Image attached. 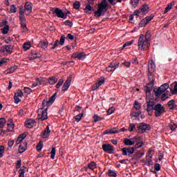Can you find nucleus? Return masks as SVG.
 Masks as SVG:
<instances>
[{
	"label": "nucleus",
	"mask_w": 177,
	"mask_h": 177,
	"mask_svg": "<svg viewBox=\"0 0 177 177\" xmlns=\"http://www.w3.org/2000/svg\"><path fill=\"white\" fill-rule=\"evenodd\" d=\"M94 122H99V121H102L103 118H100L98 115H94Z\"/></svg>",
	"instance_id": "obj_48"
},
{
	"label": "nucleus",
	"mask_w": 177,
	"mask_h": 177,
	"mask_svg": "<svg viewBox=\"0 0 177 177\" xmlns=\"http://www.w3.org/2000/svg\"><path fill=\"white\" fill-rule=\"evenodd\" d=\"M107 10V3L102 2L98 4V9L95 12L94 16L95 17H100L102 16V13L106 12Z\"/></svg>",
	"instance_id": "obj_2"
},
{
	"label": "nucleus",
	"mask_w": 177,
	"mask_h": 177,
	"mask_svg": "<svg viewBox=\"0 0 177 177\" xmlns=\"http://www.w3.org/2000/svg\"><path fill=\"white\" fill-rule=\"evenodd\" d=\"M145 145V143H143V142H138L137 144H136V149H139L140 147H142V146H143Z\"/></svg>",
	"instance_id": "obj_61"
},
{
	"label": "nucleus",
	"mask_w": 177,
	"mask_h": 177,
	"mask_svg": "<svg viewBox=\"0 0 177 177\" xmlns=\"http://www.w3.org/2000/svg\"><path fill=\"white\" fill-rule=\"evenodd\" d=\"M147 24H149L146 19H144L140 22V27H145Z\"/></svg>",
	"instance_id": "obj_56"
},
{
	"label": "nucleus",
	"mask_w": 177,
	"mask_h": 177,
	"mask_svg": "<svg viewBox=\"0 0 177 177\" xmlns=\"http://www.w3.org/2000/svg\"><path fill=\"white\" fill-rule=\"evenodd\" d=\"M10 10L12 13H16L17 8H16L15 5H11Z\"/></svg>",
	"instance_id": "obj_55"
},
{
	"label": "nucleus",
	"mask_w": 177,
	"mask_h": 177,
	"mask_svg": "<svg viewBox=\"0 0 177 177\" xmlns=\"http://www.w3.org/2000/svg\"><path fill=\"white\" fill-rule=\"evenodd\" d=\"M38 119L41 120V121H45V120H48V107L45 109L44 107H41L38 109Z\"/></svg>",
	"instance_id": "obj_3"
},
{
	"label": "nucleus",
	"mask_w": 177,
	"mask_h": 177,
	"mask_svg": "<svg viewBox=\"0 0 177 177\" xmlns=\"http://www.w3.org/2000/svg\"><path fill=\"white\" fill-rule=\"evenodd\" d=\"M135 128H136V125L133 124H130L129 127V131H130V132L133 131V129H135Z\"/></svg>",
	"instance_id": "obj_60"
},
{
	"label": "nucleus",
	"mask_w": 177,
	"mask_h": 177,
	"mask_svg": "<svg viewBox=\"0 0 177 177\" xmlns=\"http://www.w3.org/2000/svg\"><path fill=\"white\" fill-rule=\"evenodd\" d=\"M153 92L157 97H160V96H161V93H162V91L160 90V88H155L153 90Z\"/></svg>",
	"instance_id": "obj_33"
},
{
	"label": "nucleus",
	"mask_w": 177,
	"mask_h": 177,
	"mask_svg": "<svg viewBox=\"0 0 177 177\" xmlns=\"http://www.w3.org/2000/svg\"><path fill=\"white\" fill-rule=\"evenodd\" d=\"M156 117H160L162 114L165 113V108L161 104H157L154 106Z\"/></svg>",
	"instance_id": "obj_6"
},
{
	"label": "nucleus",
	"mask_w": 177,
	"mask_h": 177,
	"mask_svg": "<svg viewBox=\"0 0 177 177\" xmlns=\"http://www.w3.org/2000/svg\"><path fill=\"white\" fill-rule=\"evenodd\" d=\"M0 52L1 53H9V55L13 53V46L5 45L1 47Z\"/></svg>",
	"instance_id": "obj_9"
},
{
	"label": "nucleus",
	"mask_w": 177,
	"mask_h": 177,
	"mask_svg": "<svg viewBox=\"0 0 177 177\" xmlns=\"http://www.w3.org/2000/svg\"><path fill=\"white\" fill-rule=\"evenodd\" d=\"M38 45L40 48H42V49H46V48H48V41H41Z\"/></svg>",
	"instance_id": "obj_29"
},
{
	"label": "nucleus",
	"mask_w": 177,
	"mask_h": 177,
	"mask_svg": "<svg viewBox=\"0 0 177 177\" xmlns=\"http://www.w3.org/2000/svg\"><path fill=\"white\" fill-rule=\"evenodd\" d=\"M171 92L172 95H176L177 94V84L174 86V89H171Z\"/></svg>",
	"instance_id": "obj_63"
},
{
	"label": "nucleus",
	"mask_w": 177,
	"mask_h": 177,
	"mask_svg": "<svg viewBox=\"0 0 177 177\" xmlns=\"http://www.w3.org/2000/svg\"><path fill=\"white\" fill-rule=\"evenodd\" d=\"M102 149L104 150V151H106V153H109L110 154H111V153L114 151V147H113V145H111L104 144L102 145Z\"/></svg>",
	"instance_id": "obj_11"
},
{
	"label": "nucleus",
	"mask_w": 177,
	"mask_h": 177,
	"mask_svg": "<svg viewBox=\"0 0 177 177\" xmlns=\"http://www.w3.org/2000/svg\"><path fill=\"white\" fill-rule=\"evenodd\" d=\"M66 39V36H64V35H62L61 36V38L59 39V45H61V46H63V45H64V41Z\"/></svg>",
	"instance_id": "obj_49"
},
{
	"label": "nucleus",
	"mask_w": 177,
	"mask_h": 177,
	"mask_svg": "<svg viewBox=\"0 0 177 177\" xmlns=\"http://www.w3.org/2000/svg\"><path fill=\"white\" fill-rule=\"evenodd\" d=\"M53 15H55L57 17H60L61 19H66V16H64V12L63 10L59 8H53Z\"/></svg>",
	"instance_id": "obj_10"
},
{
	"label": "nucleus",
	"mask_w": 177,
	"mask_h": 177,
	"mask_svg": "<svg viewBox=\"0 0 177 177\" xmlns=\"http://www.w3.org/2000/svg\"><path fill=\"white\" fill-rule=\"evenodd\" d=\"M70 85H71V76H69V77L64 82L62 86V91H67V89L70 88Z\"/></svg>",
	"instance_id": "obj_15"
},
{
	"label": "nucleus",
	"mask_w": 177,
	"mask_h": 177,
	"mask_svg": "<svg viewBox=\"0 0 177 177\" xmlns=\"http://www.w3.org/2000/svg\"><path fill=\"white\" fill-rule=\"evenodd\" d=\"M167 104L169 106V109H170L171 110H174L175 109V100H171L169 101Z\"/></svg>",
	"instance_id": "obj_31"
},
{
	"label": "nucleus",
	"mask_w": 177,
	"mask_h": 177,
	"mask_svg": "<svg viewBox=\"0 0 177 177\" xmlns=\"http://www.w3.org/2000/svg\"><path fill=\"white\" fill-rule=\"evenodd\" d=\"M154 71H156V64L150 61L148 64V73H154Z\"/></svg>",
	"instance_id": "obj_17"
},
{
	"label": "nucleus",
	"mask_w": 177,
	"mask_h": 177,
	"mask_svg": "<svg viewBox=\"0 0 177 177\" xmlns=\"http://www.w3.org/2000/svg\"><path fill=\"white\" fill-rule=\"evenodd\" d=\"M91 10H92V7L91 6V5H87L85 8H84V12L85 13H89V12H91Z\"/></svg>",
	"instance_id": "obj_53"
},
{
	"label": "nucleus",
	"mask_w": 177,
	"mask_h": 177,
	"mask_svg": "<svg viewBox=\"0 0 177 177\" xmlns=\"http://www.w3.org/2000/svg\"><path fill=\"white\" fill-rule=\"evenodd\" d=\"M156 106V102L153 100L147 98V111L149 115H153V111Z\"/></svg>",
	"instance_id": "obj_4"
},
{
	"label": "nucleus",
	"mask_w": 177,
	"mask_h": 177,
	"mask_svg": "<svg viewBox=\"0 0 177 177\" xmlns=\"http://www.w3.org/2000/svg\"><path fill=\"white\" fill-rule=\"evenodd\" d=\"M147 156L146 157L147 161H148V165H153V162L151 161V158H153V155H151V151H149L147 152Z\"/></svg>",
	"instance_id": "obj_24"
},
{
	"label": "nucleus",
	"mask_w": 177,
	"mask_h": 177,
	"mask_svg": "<svg viewBox=\"0 0 177 177\" xmlns=\"http://www.w3.org/2000/svg\"><path fill=\"white\" fill-rule=\"evenodd\" d=\"M63 82H64V80L60 79L58 81L57 84L55 85V87L57 88H60V86H62V85H63Z\"/></svg>",
	"instance_id": "obj_51"
},
{
	"label": "nucleus",
	"mask_w": 177,
	"mask_h": 177,
	"mask_svg": "<svg viewBox=\"0 0 177 177\" xmlns=\"http://www.w3.org/2000/svg\"><path fill=\"white\" fill-rule=\"evenodd\" d=\"M12 120H10V124H8V131H9L10 132H12V131H13L14 129V125L13 124H12Z\"/></svg>",
	"instance_id": "obj_37"
},
{
	"label": "nucleus",
	"mask_w": 177,
	"mask_h": 177,
	"mask_svg": "<svg viewBox=\"0 0 177 177\" xmlns=\"http://www.w3.org/2000/svg\"><path fill=\"white\" fill-rule=\"evenodd\" d=\"M26 149H27V144L20 145L18 149L19 153H24L26 151Z\"/></svg>",
	"instance_id": "obj_26"
},
{
	"label": "nucleus",
	"mask_w": 177,
	"mask_h": 177,
	"mask_svg": "<svg viewBox=\"0 0 177 177\" xmlns=\"http://www.w3.org/2000/svg\"><path fill=\"white\" fill-rule=\"evenodd\" d=\"M25 12L27 15L32 12V3L28 1L25 3Z\"/></svg>",
	"instance_id": "obj_14"
},
{
	"label": "nucleus",
	"mask_w": 177,
	"mask_h": 177,
	"mask_svg": "<svg viewBox=\"0 0 177 177\" xmlns=\"http://www.w3.org/2000/svg\"><path fill=\"white\" fill-rule=\"evenodd\" d=\"M30 48H31V43L27 42V43L24 44V50H28V49H30Z\"/></svg>",
	"instance_id": "obj_44"
},
{
	"label": "nucleus",
	"mask_w": 177,
	"mask_h": 177,
	"mask_svg": "<svg viewBox=\"0 0 177 177\" xmlns=\"http://www.w3.org/2000/svg\"><path fill=\"white\" fill-rule=\"evenodd\" d=\"M169 96V91H167L166 93L162 94L161 100H167L168 99V97Z\"/></svg>",
	"instance_id": "obj_34"
},
{
	"label": "nucleus",
	"mask_w": 177,
	"mask_h": 177,
	"mask_svg": "<svg viewBox=\"0 0 177 177\" xmlns=\"http://www.w3.org/2000/svg\"><path fill=\"white\" fill-rule=\"evenodd\" d=\"M151 91H153V86L147 84L145 88V92L146 95H147V93H150Z\"/></svg>",
	"instance_id": "obj_30"
},
{
	"label": "nucleus",
	"mask_w": 177,
	"mask_h": 177,
	"mask_svg": "<svg viewBox=\"0 0 177 177\" xmlns=\"http://www.w3.org/2000/svg\"><path fill=\"white\" fill-rule=\"evenodd\" d=\"M137 128L138 129V133H145L147 131H150V129H151L150 124L143 122L138 124Z\"/></svg>",
	"instance_id": "obj_5"
},
{
	"label": "nucleus",
	"mask_w": 177,
	"mask_h": 177,
	"mask_svg": "<svg viewBox=\"0 0 177 177\" xmlns=\"http://www.w3.org/2000/svg\"><path fill=\"white\" fill-rule=\"evenodd\" d=\"M4 27L2 29L3 34H8L9 32V26L8 24V21L5 20L3 21Z\"/></svg>",
	"instance_id": "obj_23"
},
{
	"label": "nucleus",
	"mask_w": 177,
	"mask_h": 177,
	"mask_svg": "<svg viewBox=\"0 0 177 177\" xmlns=\"http://www.w3.org/2000/svg\"><path fill=\"white\" fill-rule=\"evenodd\" d=\"M43 146H44V143L42 142V141H40L36 146L37 151H41V150H42Z\"/></svg>",
	"instance_id": "obj_36"
},
{
	"label": "nucleus",
	"mask_w": 177,
	"mask_h": 177,
	"mask_svg": "<svg viewBox=\"0 0 177 177\" xmlns=\"http://www.w3.org/2000/svg\"><path fill=\"white\" fill-rule=\"evenodd\" d=\"M104 84V78L101 77L91 88L92 91H96Z\"/></svg>",
	"instance_id": "obj_12"
},
{
	"label": "nucleus",
	"mask_w": 177,
	"mask_h": 177,
	"mask_svg": "<svg viewBox=\"0 0 177 177\" xmlns=\"http://www.w3.org/2000/svg\"><path fill=\"white\" fill-rule=\"evenodd\" d=\"M21 27L23 29L24 32L28 31V29L27 28V25L26 24L25 22H21Z\"/></svg>",
	"instance_id": "obj_41"
},
{
	"label": "nucleus",
	"mask_w": 177,
	"mask_h": 177,
	"mask_svg": "<svg viewBox=\"0 0 177 177\" xmlns=\"http://www.w3.org/2000/svg\"><path fill=\"white\" fill-rule=\"evenodd\" d=\"M131 5L133 8H136L139 5V0H131Z\"/></svg>",
	"instance_id": "obj_54"
},
{
	"label": "nucleus",
	"mask_w": 177,
	"mask_h": 177,
	"mask_svg": "<svg viewBox=\"0 0 177 177\" xmlns=\"http://www.w3.org/2000/svg\"><path fill=\"white\" fill-rule=\"evenodd\" d=\"M169 128H170V129H171L172 131H175V129H176V128H177V125L175 124H170V125H169Z\"/></svg>",
	"instance_id": "obj_64"
},
{
	"label": "nucleus",
	"mask_w": 177,
	"mask_h": 177,
	"mask_svg": "<svg viewBox=\"0 0 177 177\" xmlns=\"http://www.w3.org/2000/svg\"><path fill=\"white\" fill-rule=\"evenodd\" d=\"M120 66V63L117 62H113L110 64V65L109 66V67H110L111 68H113V70H115L116 68H118V67Z\"/></svg>",
	"instance_id": "obj_28"
},
{
	"label": "nucleus",
	"mask_w": 177,
	"mask_h": 177,
	"mask_svg": "<svg viewBox=\"0 0 177 177\" xmlns=\"http://www.w3.org/2000/svg\"><path fill=\"white\" fill-rule=\"evenodd\" d=\"M24 93L21 90H18L17 93H15V96H17L18 97H23Z\"/></svg>",
	"instance_id": "obj_52"
},
{
	"label": "nucleus",
	"mask_w": 177,
	"mask_h": 177,
	"mask_svg": "<svg viewBox=\"0 0 177 177\" xmlns=\"http://www.w3.org/2000/svg\"><path fill=\"white\" fill-rule=\"evenodd\" d=\"M133 44V40H131V41H127L122 47L121 50L124 49V48H127V46H131Z\"/></svg>",
	"instance_id": "obj_38"
},
{
	"label": "nucleus",
	"mask_w": 177,
	"mask_h": 177,
	"mask_svg": "<svg viewBox=\"0 0 177 177\" xmlns=\"http://www.w3.org/2000/svg\"><path fill=\"white\" fill-rule=\"evenodd\" d=\"M24 93L30 94V93L32 92V90H31V88H30L29 87H24Z\"/></svg>",
	"instance_id": "obj_59"
},
{
	"label": "nucleus",
	"mask_w": 177,
	"mask_h": 177,
	"mask_svg": "<svg viewBox=\"0 0 177 177\" xmlns=\"http://www.w3.org/2000/svg\"><path fill=\"white\" fill-rule=\"evenodd\" d=\"M159 89L161 91L162 93H164V92L167 93L168 92V91L167 90L169 89V84L168 83H165L160 86L159 87Z\"/></svg>",
	"instance_id": "obj_22"
},
{
	"label": "nucleus",
	"mask_w": 177,
	"mask_h": 177,
	"mask_svg": "<svg viewBox=\"0 0 177 177\" xmlns=\"http://www.w3.org/2000/svg\"><path fill=\"white\" fill-rule=\"evenodd\" d=\"M108 175L110 177H117V174L115 172H114V171L109 169L108 171Z\"/></svg>",
	"instance_id": "obj_43"
},
{
	"label": "nucleus",
	"mask_w": 177,
	"mask_h": 177,
	"mask_svg": "<svg viewBox=\"0 0 177 177\" xmlns=\"http://www.w3.org/2000/svg\"><path fill=\"white\" fill-rule=\"evenodd\" d=\"M133 153H135V147H124L122 149V156H129L130 157Z\"/></svg>",
	"instance_id": "obj_8"
},
{
	"label": "nucleus",
	"mask_w": 177,
	"mask_h": 177,
	"mask_svg": "<svg viewBox=\"0 0 177 177\" xmlns=\"http://www.w3.org/2000/svg\"><path fill=\"white\" fill-rule=\"evenodd\" d=\"M153 72H148V78L149 80V83H148V85H151L152 86H154V81H156V78L154 77V75H153Z\"/></svg>",
	"instance_id": "obj_18"
},
{
	"label": "nucleus",
	"mask_w": 177,
	"mask_h": 177,
	"mask_svg": "<svg viewBox=\"0 0 177 177\" xmlns=\"http://www.w3.org/2000/svg\"><path fill=\"white\" fill-rule=\"evenodd\" d=\"M3 153H5V147L3 145L0 146V158L3 157Z\"/></svg>",
	"instance_id": "obj_47"
},
{
	"label": "nucleus",
	"mask_w": 177,
	"mask_h": 177,
	"mask_svg": "<svg viewBox=\"0 0 177 177\" xmlns=\"http://www.w3.org/2000/svg\"><path fill=\"white\" fill-rule=\"evenodd\" d=\"M5 124H6V119L4 118H0V128L5 127Z\"/></svg>",
	"instance_id": "obj_39"
},
{
	"label": "nucleus",
	"mask_w": 177,
	"mask_h": 177,
	"mask_svg": "<svg viewBox=\"0 0 177 177\" xmlns=\"http://www.w3.org/2000/svg\"><path fill=\"white\" fill-rule=\"evenodd\" d=\"M88 168L93 171V169L96 168V163L95 162H91L90 164L88 165Z\"/></svg>",
	"instance_id": "obj_35"
},
{
	"label": "nucleus",
	"mask_w": 177,
	"mask_h": 177,
	"mask_svg": "<svg viewBox=\"0 0 177 177\" xmlns=\"http://www.w3.org/2000/svg\"><path fill=\"white\" fill-rule=\"evenodd\" d=\"M50 154V158H52V160H55V156H56V148L53 147L52 149Z\"/></svg>",
	"instance_id": "obj_42"
},
{
	"label": "nucleus",
	"mask_w": 177,
	"mask_h": 177,
	"mask_svg": "<svg viewBox=\"0 0 177 177\" xmlns=\"http://www.w3.org/2000/svg\"><path fill=\"white\" fill-rule=\"evenodd\" d=\"M49 135H50V130L49 129V126H47L44 131L41 133V137L43 139H46V138H49Z\"/></svg>",
	"instance_id": "obj_19"
},
{
	"label": "nucleus",
	"mask_w": 177,
	"mask_h": 177,
	"mask_svg": "<svg viewBox=\"0 0 177 177\" xmlns=\"http://www.w3.org/2000/svg\"><path fill=\"white\" fill-rule=\"evenodd\" d=\"M17 66L15 65L14 66L7 69L4 73L5 74H12V73H15V71L17 70Z\"/></svg>",
	"instance_id": "obj_25"
},
{
	"label": "nucleus",
	"mask_w": 177,
	"mask_h": 177,
	"mask_svg": "<svg viewBox=\"0 0 177 177\" xmlns=\"http://www.w3.org/2000/svg\"><path fill=\"white\" fill-rule=\"evenodd\" d=\"M145 156V151H138L134 153L132 156L131 160H139V158H142Z\"/></svg>",
	"instance_id": "obj_13"
},
{
	"label": "nucleus",
	"mask_w": 177,
	"mask_h": 177,
	"mask_svg": "<svg viewBox=\"0 0 177 177\" xmlns=\"http://www.w3.org/2000/svg\"><path fill=\"white\" fill-rule=\"evenodd\" d=\"M119 131L115 128H113L111 129H106L103 132L104 135H113L114 133H118Z\"/></svg>",
	"instance_id": "obj_20"
},
{
	"label": "nucleus",
	"mask_w": 177,
	"mask_h": 177,
	"mask_svg": "<svg viewBox=\"0 0 177 177\" xmlns=\"http://www.w3.org/2000/svg\"><path fill=\"white\" fill-rule=\"evenodd\" d=\"M134 108L136 110H140V104H139V102L138 101H136L134 103Z\"/></svg>",
	"instance_id": "obj_57"
},
{
	"label": "nucleus",
	"mask_w": 177,
	"mask_h": 177,
	"mask_svg": "<svg viewBox=\"0 0 177 177\" xmlns=\"http://www.w3.org/2000/svg\"><path fill=\"white\" fill-rule=\"evenodd\" d=\"M57 82V78L53 77L48 80V84L50 85H55V84Z\"/></svg>",
	"instance_id": "obj_32"
},
{
	"label": "nucleus",
	"mask_w": 177,
	"mask_h": 177,
	"mask_svg": "<svg viewBox=\"0 0 177 177\" xmlns=\"http://www.w3.org/2000/svg\"><path fill=\"white\" fill-rule=\"evenodd\" d=\"M115 109H114V107L111 106V108H109L108 109V114L109 115H110L111 114H113V113H114Z\"/></svg>",
	"instance_id": "obj_62"
},
{
	"label": "nucleus",
	"mask_w": 177,
	"mask_h": 177,
	"mask_svg": "<svg viewBox=\"0 0 177 177\" xmlns=\"http://www.w3.org/2000/svg\"><path fill=\"white\" fill-rule=\"evenodd\" d=\"M18 172L19 174V177H24V174L26 173L24 169H20Z\"/></svg>",
	"instance_id": "obj_58"
},
{
	"label": "nucleus",
	"mask_w": 177,
	"mask_h": 177,
	"mask_svg": "<svg viewBox=\"0 0 177 177\" xmlns=\"http://www.w3.org/2000/svg\"><path fill=\"white\" fill-rule=\"evenodd\" d=\"M151 37L150 31H147L145 35H140L138 39V49L140 50H146L150 48V38Z\"/></svg>",
	"instance_id": "obj_1"
},
{
	"label": "nucleus",
	"mask_w": 177,
	"mask_h": 177,
	"mask_svg": "<svg viewBox=\"0 0 177 177\" xmlns=\"http://www.w3.org/2000/svg\"><path fill=\"white\" fill-rule=\"evenodd\" d=\"M153 18H154V15L151 14V15L145 17V19L147 21V23L149 24L150 21H151V20H153Z\"/></svg>",
	"instance_id": "obj_40"
},
{
	"label": "nucleus",
	"mask_w": 177,
	"mask_h": 177,
	"mask_svg": "<svg viewBox=\"0 0 177 177\" xmlns=\"http://www.w3.org/2000/svg\"><path fill=\"white\" fill-rule=\"evenodd\" d=\"M82 117H84V113H80L79 115H76L74 117L75 121H77V122L79 121H81V119L82 118Z\"/></svg>",
	"instance_id": "obj_46"
},
{
	"label": "nucleus",
	"mask_w": 177,
	"mask_h": 177,
	"mask_svg": "<svg viewBox=\"0 0 177 177\" xmlns=\"http://www.w3.org/2000/svg\"><path fill=\"white\" fill-rule=\"evenodd\" d=\"M86 55L85 53H79L77 59H79V60H84V59H85L86 57Z\"/></svg>",
	"instance_id": "obj_45"
},
{
	"label": "nucleus",
	"mask_w": 177,
	"mask_h": 177,
	"mask_svg": "<svg viewBox=\"0 0 177 177\" xmlns=\"http://www.w3.org/2000/svg\"><path fill=\"white\" fill-rule=\"evenodd\" d=\"M140 12H141V15H146V13H149V6L147 4H144L140 8Z\"/></svg>",
	"instance_id": "obj_21"
},
{
	"label": "nucleus",
	"mask_w": 177,
	"mask_h": 177,
	"mask_svg": "<svg viewBox=\"0 0 177 177\" xmlns=\"http://www.w3.org/2000/svg\"><path fill=\"white\" fill-rule=\"evenodd\" d=\"M35 120L33 119H29L25 122V126L26 127V128H32V127H35Z\"/></svg>",
	"instance_id": "obj_16"
},
{
	"label": "nucleus",
	"mask_w": 177,
	"mask_h": 177,
	"mask_svg": "<svg viewBox=\"0 0 177 177\" xmlns=\"http://www.w3.org/2000/svg\"><path fill=\"white\" fill-rule=\"evenodd\" d=\"M81 6V3H80V1H75V3H73V8L74 9H80Z\"/></svg>",
	"instance_id": "obj_50"
},
{
	"label": "nucleus",
	"mask_w": 177,
	"mask_h": 177,
	"mask_svg": "<svg viewBox=\"0 0 177 177\" xmlns=\"http://www.w3.org/2000/svg\"><path fill=\"white\" fill-rule=\"evenodd\" d=\"M124 143L126 145V146H132L135 145V141H132L128 138H124Z\"/></svg>",
	"instance_id": "obj_27"
},
{
	"label": "nucleus",
	"mask_w": 177,
	"mask_h": 177,
	"mask_svg": "<svg viewBox=\"0 0 177 177\" xmlns=\"http://www.w3.org/2000/svg\"><path fill=\"white\" fill-rule=\"evenodd\" d=\"M56 95H57V93H55L48 100V101H46L45 100H43L42 102V106L44 108V109L45 110V107H46V106H50V104H52L55 100H56Z\"/></svg>",
	"instance_id": "obj_7"
}]
</instances>
